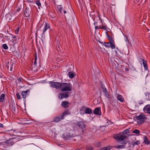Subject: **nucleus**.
Here are the masks:
<instances>
[{
  "instance_id": "1",
  "label": "nucleus",
  "mask_w": 150,
  "mask_h": 150,
  "mask_svg": "<svg viewBox=\"0 0 150 150\" xmlns=\"http://www.w3.org/2000/svg\"><path fill=\"white\" fill-rule=\"evenodd\" d=\"M72 85L70 83H62L60 90L61 91H70L72 90Z\"/></svg>"
},
{
  "instance_id": "2",
  "label": "nucleus",
  "mask_w": 150,
  "mask_h": 150,
  "mask_svg": "<svg viewBox=\"0 0 150 150\" xmlns=\"http://www.w3.org/2000/svg\"><path fill=\"white\" fill-rule=\"evenodd\" d=\"M113 137L116 140L117 142L119 143L120 142L124 141L127 138V136L125 135L122 132L114 135Z\"/></svg>"
},
{
  "instance_id": "3",
  "label": "nucleus",
  "mask_w": 150,
  "mask_h": 150,
  "mask_svg": "<svg viewBox=\"0 0 150 150\" xmlns=\"http://www.w3.org/2000/svg\"><path fill=\"white\" fill-rule=\"evenodd\" d=\"M136 118L137 122L139 125L143 124L146 118L145 115L142 113H141L139 115L137 116Z\"/></svg>"
},
{
  "instance_id": "4",
  "label": "nucleus",
  "mask_w": 150,
  "mask_h": 150,
  "mask_svg": "<svg viewBox=\"0 0 150 150\" xmlns=\"http://www.w3.org/2000/svg\"><path fill=\"white\" fill-rule=\"evenodd\" d=\"M51 87L58 89H60L62 83L56 81H50L49 82Z\"/></svg>"
},
{
  "instance_id": "5",
  "label": "nucleus",
  "mask_w": 150,
  "mask_h": 150,
  "mask_svg": "<svg viewBox=\"0 0 150 150\" xmlns=\"http://www.w3.org/2000/svg\"><path fill=\"white\" fill-rule=\"evenodd\" d=\"M73 137L72 134L68 133H65L62 135V137L65 140H69Z\"/></svg>"
},
{
  "instance_id": "6",
  "label": "nucleus",
  "mask_w": 150,
  "mask_h": 150,
  "mask_svg": "<svg viewBox=\"0 0 150 150\" xmlns=\"http://www.w3.org/2000/svg\"><path fill=\"white\" fill-rule=\"evenodd\" d=\"M69 96V93H60L58 95V98L60 99H62L63 98H67Z\"/></svg>"
},
{
  "instance_id": "7",
  "label": "nucleus",
  "mask_w": 150,
  "mask_h": 150,
  "mask_svg": "<svg viewBox=\"0 0 150 150\" xmlns=\"http://www.w3.org/2000/svg\"><path fill=\"white\" fill-rule=\"evenodd\" d=\"M63 119V118L62 117V116L61 115L54 117L53 118V121L55 122H58L61 121V120Z\"/></svg>"
},
{
  "instance_id": "8",
  "label": "nucleus",
  "mask_w": 150,
  "mask_h": 150,
  "mask_svg": "<svg viewBox=\"0 0 150 150\" xmlns=\"http://www.w3.org/2000/svg\"><path fill=\"white\" fill-rule=\"evenodd\" d=\"M93 113L95 115H101L100 108L97 107L96 108L93 110Z\"/></svg>"
},
{
  "instance_id": "9",
  "label": "nucleus",
  "mask_w": 150,
  "mask_h": 150,
  "mask_svg": "<svg viewBox=\"0 0 150 150\" xmlns=\"http://www.w3.org/2000/svg\"><path fill=\"white\" fill-rule=\"evenodd\" d=\"M115 96L118 100L121 102H123L124 101V99L122 96L119 94H116Z\"/></svg>"
},
{
  "instance_id": "10",
  "label": "nucleus",
  "mask_w": 150,
  "mask_h": 150,
  "mask_svg": "<svg viewBox=\"0 0 150 150\" xmlns=\"http://www.w3.org/2000/svg\"><path fill=\"white\" fill-rule=\"evenodd\" d=\"M30 91L29 90H27L25 91H22L21 94L23 98L25 99L27 96L28 95V93H29Z\"/></svg>"
},
{
  "instance_id": "11",
  "label": "nucleus",
  "mask_w": 150,
  "mask_h": 150,
  "mask_svg": "<svg viewBox=\"0 0 150 150\" xmlns=\"http://www.w3.org/2000/svg\"><path fill=\"white\" fill-rule=\"evenodd\" d=\"M143 110L145 112L150 114V105H146L144 108Z\"/></svg>"
},
{
  "instance_id": "12",
  "label": "nucleus",
  "mask_w": 150,
  "mask_h": 150,
  "mask_svg": "<svg viewBox=\"0 0 150 150\" xmlns=\"http://www.w3.org/2000/svg\"><path fill=\"white\" fill-rule=\"evenodd\" d=\"M31 11L29 8H26L24 12L25 17H28L30 14Z\"/></svg>"
},
{
  "instance_id": "13",
  "label": "nucleus",
  "mask_w": 150,
  "mask_h": 150,
  "mask_svg": "<svg viewBox=\"0 0 150 150\" xmlns=\"http://www.w3.org/2000/svg\"><path fill=\"white\" fill-rule=\"evenodd\" d=\"M77 125L82 129H84L85 127V124L82 122H78L77 123Z\"/></svg>"
},
{
  "instance_id": "14",
  "label": "nucleus",
  "mask_w": 150,
  "mask_h": 150,
  "mask_svg": "<svg viewBox=\"0 0 150 150\" xmlns=\"http://www.w3.org/2000/svg\"><path fill=\"white\" fill-rule=\"evenodd\" d=\"M92 113V110L91 108L86 107L85 111L83 113V114H90Z\"/></svg>"
},
{
  "instance_id": "15",
  "label": "nucleus",
  "mask_w": 150,
  "mask_h": 150,
  "mask_svg": "<svg viewBox=\"0 0 150 150\" xmlns=\"http://www.w3.org/2000/svg\"><path fill=\"white\" fill-rule=\"evenodd\" d=\"M69 104L68 102L67 101H63L61 104V105L63 107L66 108L68 107V105Z\"/></svg>"
},
{
  "instance_id": "16",
  "label": "nucleus",
  "mask_w": 150,
  "mask_h": 150,
  "mask_svg": "<svg viewBox=\"0 0 150 150\" xmlns=\"http://www.w3.org/2000/svg\"><path fill=\"white\" fill-rule=\"evenodd\" d=\"M6 97V95L5 94L3 93L0 96V102L1 103H3L5 100V99Z\"/></svg>"
},
{
  "instance_id": "17",
  "label": "nucleus",
  "mask_w": 150,
  "mask_h": 150,
  "mask_svg": "<svg viewBox=\"0 0 150 150\" xmlns=\"http://www.w3.org/2000/svg\"><path fill=\"white\" fill-rule=\"evenodd\" d=\"M106 33L107 35V38L108 39V40H109V43L114 42V40H113V39L112 38V37L110 36V35H109L108 34L107 32H106Z\"/></svg>"
},
{
  "instance_id": "18",
  "label": "nucleus",
  "mask_w": 150,
  "mask_h": 150,
  "mask_svg": "<svg viewBox=\"0 0 150 150\" xmlns=\"http://www.w3.org/2000/svg\"><path fill=\"white\" fill-rule=\"evenodd\" d=\"M70 114V112H69V111L68 110H65L64 111V112L61 115L62 116V117L64 118V117L66 115Z\"/></svg>"
},
{
  "instance_id": "19",
  "label": "nucleus",
  "mask_w": 150,
  "mask_h": 150,
  "mask_svg": "<svg viewBox=\"0 0 150 150\" xmlns=\"http://www.w3.org/2000/svg\"><path fill=\"white\" fill-rule=\"evenodd\" d=\"M68 75L69 78L72 79L75 76L76 74L75 73L71 71H69L68 73Z\"/></svg>"
},
{
  "instance_id": "20",
  "label": "nucleus",
  "mask_w": 150,
  "mask_h": 150,
  "mask_svg": "<svg viewBox=\"0 0 150 150\" xmlns=\"http://www.w3.org/2000/svg\"><path fill=\"white\" fill-rule=\"evenodd\" d=\"M145 95L146 100L148 101H150V94L148 92L145 93Z\"/></svg>"
},
{
  "instance_id": "21",
  "label": "nucleus",
  "mask_w": 150,
  "mask_h": 150,
  "mask_svg": "<svg viewBox=\"0 0 150 150\" xmlns=\"http://www.w3.org/2000/svg\"><path fill=\"white\" fill-rule=\"evenodd\" d=\"M103 93L105 96L107 98H110V95L109 94L108 92L107 91V89L106 88H105L103 91Z\"/></svg>"
},
{
  "instance_id": "22",
  "label": "nucleus",
  "mask_w": 150,
  "mask_h": 150,
  "mask_svg": "<svg viewBox=\"0 0 150 150\" xmlns=\"http://www.w3.org/2000/svg\"><path fill=\"white\" fill-rule=\"evenodd\" d=\"M142 63L144 69L145 70H147L148 69V67L147 66V63L144 60V59H143Z\"/></svg>"
},
{
  "instance_id": "23",
  "label": "nucleus",
  "mask_w": 150,
  "mask_h": 150,
  "mask_svg": "<svg viewBox=\"0 0 150 150\" xmlns=\"http://www.w3.org/2000/svg\"><path fill=\"white\" fill-rule=\"evenodd\" d=\"M12 36V40L13 41H15L16 42H17L19 40V38H17V37L13 35H11Z\"/></svg>"
},
{
  "instance_id": "24",
  "label": "nucleus",
  "mask_w": 150,
  "mask_h": 150,
  "mask_svg": "<svg viewBox=\"0 0 150 150\" xmlns=\"http://www.w3.org/2000/svg\"><path fill=\"white\" fill-rule=\"evenodd\" d=\"M144 142L145 144L148 145L150 144L149 141L148 140L146 137H144Z\"/></svg>"
},
{
  "instance_id": "25",
  "label": "nucleus",
  "mask_w": 150,
  "mask_h": 150,
  "mask_svg": "<svg viewBox=\"0 0 150 150\" xmlns=\"http://www.w3.org/2000/svg\"><path fill=\"white\" fill-rule=\"evenodd\" d=\"M111 149V146H107L102 148L100 150H110Z\"/></svg>"
},
{
  "instance_id": "26",
  "label": "nucleus",
  "mask_w": 150,
  "mask_h": 150,
  "mask_svg": "<svg viewBox=\"0 0 150 150\" xmlns=\"http://www.w3.org/2000/svg\"><path fill=\"white\" fill-rule=\"evenodd\" d=\"M35 3L37 5V6H38V8L40 9V7H41V4L40 1V0H37L35 1Z\"/></svg>"
},
{
  "instance_id": "27",
  "label": "nucleus",
  "mask_w": 150,
  "mask_h": 150,
  "mask_svg": "<svg viewBox=\"0 0 150 150\" xmlns=\"http://www.w3.org/2000/svg\"><path fill=\"white\" fill-rule=\"evenodd\" d=\"M57 10L60 13L62 12V7L61 5H58L57 7Z\"/></svg>"
},
{
  "instance_id": "28",
  "label": "nucleus",
  "mask_w": 150,
  "mask_h": 150,
  "mask_svg": "<svg viewBox=\"0 0 150 150\" xmlns=\"http://www.w3.org/2000/svg\"><path fill=\"white\" fill-rule=\"evenodd\" d=\"M108 28L105 25H102V26H100V29H102L104 30H107L108 29Z\"/></svg>"
},
{
  "instance_id": "29",
  "label": "nucleus",
  "mask_w": 150,
  "mask_h": 150,
  "mask_svg": "<svg viewBox=\"0 0 150 150\" xmlns=\"http://www.w3.org/2000/svg\"><path fill=\"white\" fill-rule=\"evenodd\" d=\"M114 43V42L110 43V46L111 48L112 49H114L115 48V47Z\"/></svg>"
},
{
  "instance_id": "30",
  "label": "nucleus",
  "mask_w": 150,
  "mask_h": 150,
  "mask_svg": "<svg viewBox=\"0 0 150 150\" xmlns=\"http://www.w3.org/2000/svg\"><path fill=\"white\" fill-rule=\"evenodd\" d=\"M44 27L47 29H48L50 28V25L47 23H45V25Z\"/></svg>"
},
{
  "instance_id": "31",
  "label": "nucleus",
  "mask_w": 150,
  "mask_h": 150,
  "mask_svg": "<svg viewBox=\"0 0 150 150\" xmlns=\"http://www.w3.org/2000/svg\"><path fill=\"white\" fill-rule=\"evenodd\" d=\"M139 130L137 129H135L132 132L133 133H135L137 134H139Z\"/></svg>"
},
{
  "instance_id": "32",
  "label": "nucleus",
  "mask_w": 150,
  "mask_h": 150,
  "mask_svg": "<svg viewBox=\"0 0 150 150\" xmlns=\"http://www.w3.org/2000/svg\"><path fill=\"white\" fill-rule=\"evenodd\" d=\"M86 108V107L85 106H83L81 108V109L80 110L81 114L83 113L82 111H84V110L85 111Z\"/></svg>"
},
{
  "instance_id": "33",
  "label": "nucleus",
  "mask_w": 150,
  "mask_h": 150,
  "mask_svg": "<svg viewBox=\"0 0 150 150\" xmlns=\"http://www.w3.org/2000/svg\"><path fill=\"white\" fill-rule=\"evenodd\" d=\"M140 143V141L139 140L137 141L136 142H134L132 143V145L134 146L136 145L139 144Z\"/></svg>"
},
{
  "instance_id": "34",
  "label": "nucleus",
  "mask_w": 150,
  "mask_h": 150,
  "mask_svg": "<svg viewBox=\"0 0 150 150\" xmlns=\"http://www.w3.org/2000/svg\"><path fill=\"white\" fill-rule=\"evenodd\" d=\"M47 29H46L44 27L42 31V33L41 35L42 38H43V37L44 36V34L45 33V32L47 30Z\"/></svg>"
},
{
  "instance_id": "35",
  "label": "nucleus",
  "mask_w": 150,
  "mask_h": 150,
  "mask_svg": "<svg viewBox=\"0 0 150 150\" xmlns=\"http://www.w3.org/2000/svg\"><path fill=\"white\" fill-rule=\"evenodd\" d=\"M86 148L87 150H94L93 147L91 146H87Z\"/></svg>"
},
{
  "instance_id": "36",
  "label": "nucleus",
  "mask_w": 150,
  "mask_h": 150,
  "mask_svg": "<svg viewBox=\"0 0 150 150\" xmlns=\"http://www.w3.org/2000/svg\"><path fill=\"white\" fill-rule=\"evenodd\" d=\"M103 45L106 47H110V43L109 42L107 43L104 42L103 43Z\"/></svg>"
},
{
  "instance_id": "37",
  "label": "nucleus",
  "mask_w": 150,
  "mask_h": 150,
  "mask_svg": "<svg viewBox=\"0 0 150 150\" xmlns=\"http://www.w3.org/2000/svg\"><path fill=\"white\" fill-rule=\"evenodd\" d=\"M124 134H127V133H129V130L128 129H126L124 130L123 132H122Z\"/></svg>"
},
{
  "instance_id": "38",
  "label": "nucleus",
  "mask_w": 150,
  "mask_h": 150,
  "mask_svg": "<svg viewBox=\"0 0 150 150\" xmlns=\"http://www.w3.org/2000/svg\"><path fill=\"white\" fill-rule=\"evenodd\" d=\"M2 47L4 49L6 50L8 49V47L7 45L6 44H3Z\"/></svg>"
},
{
  "instance_id": "39",
  "label": "nucleus",
  "mask_w": 150,
  "mask_h": 150,
  "mask_svg": "<svg viewBox=\"0 0 150 150\" xmlns=\"http://www.w3.org/2000/svg\"><path fill=\"white\" fill-rule=\"evenodd\" d=\"M10 16H11V15H10V14H7L6 15V19L7 20H11V19H10V17H9L8 19V18L9 17H10Z\"/></svg>"
},
{
  "instance_id": "40",
  "label": "nucleus",
  "mask_w": 150,
  "mask_h": 150,
  "mask_svg": "<svg viewBox=\"0 0 150 150\" xmlns=\"http://www.w3.org/2000/svg\"><path fill=\"white\" fill-rule=\"evenodd\" d=\"M20 28L19 27L17 28L16 29L15 31V33L16 34H18V32L19 31Z\"/></svg>"
},
{
  "instance_id": "41",
  "label": "nucleus",
  "mask_w": 150,
  "mask_h": 150,
  "mask_svg": "<svg viewBox=\"0 0 150 150\" xmlns=\"http://www.w3.org/2000/svg\"><path fill=\"white\" fill-rule=\"evenodd\" d=\"M16 96L17 98L18 99L20 100L21 99V96L19 93H16Z\"/></svg>"
},
{
  "instance_id": "42",
  "label": "nucleus",
  "mask_w": 150,
  "mask_h": 150,
  "mask_svg": "<svg viewBox=\"0 0 150 150\" xmlns=\"http://www.w3.org/2000/svg\"><path fill=\"white\" fill-rule=\"evenodd\" d=\"M116 148L122 149L124 147V145H118L116 146Z\"/></svg>"
},
{
  "instance_id": "43",
  "label": "nucleus",
  "mask_w": 150,
  "mask_h": 150,
  "mask_svg": "<svg viewBox=\"0 0 150 150\" xmlns=\"http://www.w3.org/2000/svg\"><path fill=\"white\" fill-rule=\"evenodd\" d=\"M18 80L19 82H22L23 79L22 78L20 77L18 78Z\"/></svg>"
},
{
  "instance_id": "44",
  "label": "nucleus",
  "mask_w": 150,
  "mask_h": 150,
  "mask_svg": "<svg viewBox=\"0 0 150 150\" xmlns=\"http://www.w3.org/2000/svg\"><path fill=\"white\" fill-rule=\"evenodd\" d=\"M37 59V57L36 56L35 58V61H34V65H35V66H36V65L37 64V61H36Z\"/></svg>"
},
{
  "instance_id": "45",
  "label": "nucleus",
  "mask_w": 150,
  "mask_h": 150,
  "mask_svg": "<svg viewBox=\"0 0 150 150\" xmlns=\"http://www.w3.org/2000/svg\"><path fill=\"white\" fill-rule=\"evenodd\" d=\"M100 26H95V28L96 29H100Z\"/></svg>"
},
{
  "instance_id": "46",
  "label": "nucleus",
  "mask_w": 150,
  "mask_h": 150,
  "mask_svg": "<svg viewBox=\"0 0 150 150\" xmlns=\"http://www.w3.org/2000/svg\"><path fill=\"white\" fill-rule=\"evenodd\" d=\"M21 10V8H18V9H17L16 11V12H19Z\"/></svg>"
},
{
  "instance_id": "47",
  "label": "nucleus",
  "mask_w": 150,
  "mask_h": 150,
  "mask_svg": "<svg viewBox=\"0 0 150 150\" xmlns=\"http://www.w3.org/2000/svg\"><path fill=\"white\" fill-rule=\"evenodd\" d=\"M140 0H134V2L135 3H138Z\"/></svg>"
},
{
  "instance_id": "48",
  "label": "nucleus",
  "mask_w": 150,
  "mask_h": 150,
  "mask_svg": "<svg viewBox=\"0 0 150 150\" xmlns=\"http://www.w3.org/2000/svg\"><path fill=\"white\" fill-rule=\"evenodd\" d=\"M4 127V125L3 124L0 123V128H3Z\"/></svg>"
},
{
  "instance_id": "49",
  "label": "nucleus",
  "mask_w": 150,
  "mask_h": 150,
  "mask_svg": "<svg viewBox=\"0 0 150 150\" xmlns=\"http://www.w3.org/2000/svg\"><path fill=\"white\" fill-rule=\"evenodd\" d=\"M125 41L126 43H129V41L127 38H126Z\"/></svg>"
},
{
  "instance_id": "50",
  "label": "nucleus",
  "mask_w": 150,
  "mask_h": 150,
  "mask_svg": "<svg viewBox=\"0 0 150 150\" xmlns=\"http://www.w3.org/2000/svg\"><path fill=\"white\" fill-rule=\"evenodd\" d=\"M11 132H13V134H14V132H15L14 131L11 130Z\"/></svg>"
},
{
  "instance_id": "51",
  "label": "nucleus",
  "mask_w": 150,
  "mask_h": 150,
  "mask_svg": "<svg viewBox=\"0 0 150 150\" xmlns=\"http://www.w3.org/2000/svg\"><path fill=\"white\" fill-rule=\"evenodd\" d=\"M66 13H67V12H66V11H64V14Z\"/></svg>"
},
{
  "instance_id": "52",
  "label": "nucleus",
  "mask_w": 150,
  "mask_h": 150,
  "mask_svg": "<svg viewBox=\"0 0 150 150\" xmlns=\"http://www.w3.org/2000/svg\"><path fill=\"white\" fill-rule=\"evenodd\" d=\"M97 23H94V25H96V24H97Z\"/></svg>"
},
{
  "instance_id": "53",
  "label": "nucleus",
  "mask_w": 150,
  "mask_h": 150,
  "mask_svg": "<svg viewBox=\"0 0 150 150\" xmlns=\"http://www.w3.org/2000/svg\"><path fill=\"white\" fill-rule=\"evenodd\" d=\"M107 53H108V55H109V54H108V52H107Z\"/></svg>"
}]
</instances>
